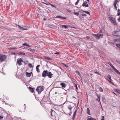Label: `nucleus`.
<instances>
[{
	"label": "nucleus",
	"mask_w": 120,
	"mask_h": 120,
	"mask_svg": "<svg viewBox=\"0 0 120 120\" xmlns=\"http://www.w3.org/2000/svg\"><path fill=\"white\" fill-rule=\"evenodd\" d=\"M52 75L51 72H49L47 70H44L42 73V76L45 77L47 76L49 78H51Z\"/></svg>",
	"instance_id": "f257e3e1"
},
{
	"label": "nucleus",
	"mask_w": 120,
	"mask_h": 120,
	"mask_svg": "<svg viewBox=\"0 0 120 120\" xmlns=\"http://www.w3.org/2000/svg\"><path fill=\"white\" fill-rule=\"evenodd\" d=\"M7 56L5 55L0 54V60L1 62L5 61L7 58Z\"/></svg>",
	"instance_id": "f03ea898"
},
{
	"label": "nucleus",
	"mask_w": 120,
	"mask_h": 120,
	"mask_svg": "<svg viewBox=\"0 0 120 120\" xmlns=\"http://www.w3.org/2000/svg\"><path fill=\"white\" fill-rule=\"evenodd\" d=\"M93 35L96 38L99 39L100 38H102L103 36V34L100 33L97 34H93Z\"/></svg>",
	"instance_id": "7ed1b4c3"
},
{
	"label": "nucleus",
	"mask_w": 120,
	"mask_h": 120,
	"mask_svg": "<svg viewBox=\"0 0 120 120\" xmlns=\"http://www.w3.org/2000/svg\"><path fill=\"white\" fill-rule=\"evenodd\" d=\"M109 19L114 25H116V23L115 18L112 17H110L109 18Z\"/></svg>",
	"instance_id": "20e7f679"
},
{
	"label": "nucleus",
	"mask_w": 120,
	"mask_h": 120,
	"mask_svg": "<svg viewBox=\"0 0 120 120\" xmlns=\"http://www.w3.org/2000/svg\"><path fill=\"white\" fill-rule=\"evenodd\" d=\"M36 90L38 94H39L43 90V89L41 86H39V87H37Z\"/></svg>",
	"instance_id": "39448f33"
},
{
	"label": "nucleus",
	"mask_w": 120,
	"mask_h": 120,
	"mask_svg": "<svg viewBox=\"0 0 120 120\" xmlns=\"http://www.w3.org/2000/svg\"><path fill=\"white\" fill-rule=\"evenodd\" d=\"M23 61L22 58H18L17 60V63L19 66H20L22 65L21 62Z\"/></svg>",
	"instance_id": "423d86ee"
},
{
	"label": "nucleus",
	"mask_w": 120,
	"mask_h": 120,
	"mask_svg": "<svg viewBox=\"0 0 120 120\" xmlns=\"http://www.w3.org/2000/svg\"><path fill=\"white\" fill-rule=\"evenodd\" d=\"M17 26L19 28L22 30H26L28 29L27 28L28 27L25 26H21L19 25H17Z\"/></svg>",
	"instance_id": "0eeeda50"
},
{
	"label": "nucleus",
	"mask_w": 120,
	"mask_h": 120,
	"mask_svg": "<svg viewBox=\"0 0 120 120\" xmlns=\"http://www.w3.org/2000/svg\"><path fill=\"white\" fill-rule=\"evenodd\" d=\"M82 6L83 7H88V5L86 1H85L82 4Z\"/></svg>",
	"instance_id": "6e6552de"
},
{
	"label": "nucleus",
	"mask_w": 120,
	"mask_h": 120,
	"mask_svg": "<svg viewBox=\"0 0 120 120\" xmlns=\"http://www.w3.org/2000/svg\"><path fill=\"white\" fill-rule=\"evenodd\" d=\"M107 77L108 79V81L112 84H113V82L111 81L112 80L110 76V75H108Z\"/></svg>",
	"instance_id": "1a4fd4ad"
},
{
	"label": "nucleus",
	"mask_w": 120,
	"mask_h": 120,
	"mask_svg": "<svg viewBox=\"0 0 120 120\" xmlns=\"http://www.w3.org/2000/svg\"><path fill=\"white\" fill-rule=\"evenodd\" d=\"M112 34L114 36L117 37V31L113 32L112 33Z\"/></svg>",
	"instance_id": "9d476101"
},
{
	"label": "nucleus",
	"mask_w": 120,
	"mask_h": 120,
	"mask_svg": "<svg viewBox=\"0 0 120 120\" xmlns=\"http://www.w3.org/2000/svg\"><path fill=\"white\" fill-rule=\"evenodd\" d=\"M55 112L52 109L51 110V115L52 116H55Z\"/></svg>",
	"instance_id": "9b49d317"
},
{
	"label": "nucleus",
	"mask_w": 120,
	"mask_h": 120,
	"mask_svg": "<svg viewBox=\"0 0 120 120\" xmlns=\"http://www.w3.org/2000/svg\"><path fill=\"white\" fill-rule=\"evenodd\" d=\"M32 73V72L28 73L26 72V75L27 77H30L31 76V74Z\"/></svg>",
	"instance_id": "f8f14e48"
},
{
	"label": "nucleus",
	"mask_w": 120,
	"mask_h": 120,
	"mask_svg": "<svg viewBox=\"0 0 120 120\" xmlns=\"http://www.w3.org/2000/svg\"><path fill=\"white\" fill-rule=\"evenodd\" d=\"M108 64H109L110 66L114 70L116 69L114 67V66L112 65L111 63L110 62H108Z\"/></svg>",
	"instance_id": "ddd939ff"
},
{
	"label": "nucleus",
	"mask_w": 120,
	"mask_h": 120,
	"mask_svg": "<svg viewBox=\"0 0 120 120\" xmlns=\"http://www.w3.org/2000/svg\"><path fill=\"white\" fill-rule=\"evenodd\" d=\"M40 65H38L36 68V70L38 73H39L40 72L39 69L38 68L40 66Z\"/></svg>",
	"instance_id": "4468645a"
},
{
	"label": "nucleus",
	"mask_w": 120,
	"mask_h": 120,
	"mask_svg": "<svg viewBox=\"0 0 120 120\" xmlns=\"http://www.w3.org/2000/svg\"><path fill=\"white\" fill-rule=\"evenodd\" d=\"M60 85L63 88H65L66 87V85L64 83H61Z\"/></svg>",
	"instance_id": "2eb2a0df"
},
{
	"label": "nucleus",
	"mask_w": 120,
	"mask_h": 120,
	"mask_svg": "<svg viewBox=\"0 0 120 120\" xmlns=\"http://www.w3.org/2000/svg\"><path fill=\"white\" fill-rule=\"evenodd\" d=\"M29 88L30 90V91L31 92L33 93L34 92V90L35 89L34 88H32L30 86L29 87Z\"/></svg>",
	"instance_id": "dca6fc26"
},
{
	"label": "nucleus",
	"mask_w": 120,
	"mask_h": 120,
	"mask_svg": "<svg viewBox=\"0 0 120 120\" xmlns=\"http://www.w3.org/2000/svg\"><path fill=\"white\" fill-rule=\"evenodd\" d=\"M77 111V110H75V112L73 114V117L72 118V119L73 120H74L75 118Z\"/></svg>",
	"instance_id": "f3484780"
},
{
	"label": "nucleus",
	"mask_w": 120,
	"mask_h": 120,
	"mask_svg": "<svg viewBox=\"0 0 120 120\" xmlns=\"http://www.w3.org/2000/svg\"><path fill=\"white\" fill-rule=\"evenodd\" d=\"M120 41V38H119V39L115 38V39H114V41L115 42L119 41Z\"/></svg>",
	"instance_id": "a211bd4d"
},
{
	"label": "nucleus",
	"mask_w": 120,
	"mask_h": 120,
	"mask_svg": "<svg viewBox=\"0 0 120 120\" xmlns=\"http://www.w3.org/2000/svg\"><path fill=\"white\" fill-rule=\"evenodd\" d=\"M87 113L89 115H90V111L89 108H87Z\"/></svg>",
	"instance_id": "6ab92c4d"
},
{
	"label": "nucleus",
	"mask_w": 120,
	"mask_h": 120,
	"mask_svg": "<svg viewBox=\"0 0 120 120\" xmlns=\"http://www.w3.org/2000/svg\"><path fill=\"white\" fill-rule=\"evenodd\" d=\"M116 72L118 75H120V72L119 71H118V70H117V69H116L115 70H114Z\"/></svg>",
	"instance_id": "aec40b11"
},
{
	"label": "nucleus",
	"mask_w": 120,
	"mask_h": 120,
	"mask_svg": "<svg viewBox=\"0 0 120 120\" xmlns=\"http://www.w3.org/2000/svg\"><path fill=\"white\" fill-rule=\"evenodd\" d=\"M28 50H29V51H31L32 52H34L35 51V50L34 49H31L30 48L29 49H28Z\"/></svg>",
	"instance_id": "412c9836"
},
{
	"label": "nucleus",
	"mask_w": 120,
	"mask_h": 120,
	"mask_svg": "<svg viewBox=\"0 0 120 120\" xmlns=\"http://www.w3.org/2000/svg\"><path fill=\"white\" fill-rule=\"evenodd\" d=\"M45 59L48 60H52V59L50 57H46L45 58Z\"/></svg>",
	"instance_id": "4be33fe9"
},
{
	"label": "nucleus",
	"mask_w": 120,
	"mask_h": 120,
	"mask_svg": "<svg viewBox=\"0 0 120 120\" xmlns=\"http://www.w3.org/2000/svg\"><path fill=\"white\" fill-rule=\"evenodd\" d=\"M99 90L101 92H103V89L102 88H101V87H100L99 88Z\"/></svg>",
	"instance_id": "5701e85b"
},
{
	"label": "nucleus",
	"mask_w": 120,
	"mask_h": 120,
	"mask_svg": "<svg viewBox=\"0 0 120 120\" xmlns=\"http://www.w3.org/2000/svg\"><path fill=\"white\" fill-rule=\"evenodd\" d=\"M87 120H96L94 118L91 117L90 118H88L87 119Z\"/></svg>",
	"instance_id": "b1692460"
},
{
	"label": "nucleus",
	"mask_w": 120,
	"mask_h": 120,
	"mask_svg": "<svg viewBox=\"0 0 120 120\" xmlns=\"http://www.w3.org/2000/svg\"><path fill=\"white\" fill-rule=\"evenodd\" d=\"M62 27H64V28L65 29L67 28L68 27L66 25H62Z\"/></svg>",
	"instance_id": "393cba45"
},
{
	"label": "nucleus",
	"mask_w": 120,
	"mask_h": 120,
	"mask_svg": "<svg viewBox=\"0 0 120 120\" xmlns=\"http://www.w3.org/2000/svg\"><path fill=\"white\" fill-rule=\"evenodd\" d=\"M19 55H25V54L24 52H20L19 53Z\"/></svg>",
	"instance_id": "a878e982"
},
{
	"label": "nucleus",
	"mask_w": 120,
	"mask_h": 120,
	"mask_svg": "<svg viewBox=\"0 0 120 120\" xmlns=\"http://www.w3.org/2000/svg\"><path fill=\"white\" fill-rule=\"evenodd\" d=\"M118 2V0H115L114 1V4L116 5L117 3Z\"/></svg>",
	"instance_id": "bb28decb"
},
{
	"label": "nucleus",
	"mask_w": 120,
	"mask_h": 120,
	"mask_svg": "<svg viewBox=\"0 0 120 120\" xmlns=\"http://www.w3.org/2000/svg\"><path fill=\"white\" fill-rule=\"evenodd\" d=\"M118 35L117 37H120V30L117 31Z\"/></svg>",
	"instance_id": "cd10ccee"
},
{
	"label": "nucleus",
	"mask_w": 120,
	"mask_h": 120,
	"mask_svg": "<svg viewBox=\"0 0 120 120\" xmlns=\"http://www.w3.org/2000/svg\"><path fill=\"white\" fill-rule=\"evenodd\" d=\"M102 101L104 102H105V97H103L102 98Z\"/></svg>",
	"instance_id": "c85d7f7f"
},
{
	"label": "nucleus",
	"mask_w": 120,
	"mask_h": 120,
	"mask_svg": "<svg viewBox=\"0 0 120 120\" xmlns=\"http://www.w3.org/2000/svg\"><path fill=\"white\" fill-rule=\"evenodd\" d=\"M116 45L118 48L120 49V43L118 44H116Z\"/></svg>",
	"instance_id": "c756f323"
},
{
	"label": "nucleus",
	"mask_w": 120,
	"mask_h": 120,
	"mask_svg": "<svg viewBox=\"0 0 120 120\" xmlns=\"http://www.w3.org/2000/svg\"><path fill=\"white\" fill-rule=\"evenodd\" d=\"M28 66L30 68L33 67V66L31 64H28Z\"/></svg>",
	"instance_id": "7c9ffc66"
},
{
	"label": "nucleus",
	"mask_w": 120,
	"mask_h": 120,
	"mask_svg": "<svg viewBox=\"0 0 120 120\" xmlns=\"http://www.w3.org/2000/svg\"><path fill=\"white\" fill-rule=\"evenodd\" d=\"M42 3L44 4H45L47 5H50V4L49 3H46L44 2H42Z\"/></svg>",
	"instance_id": "2f4dec72"
},
{
	"label": "nucleus",
	"mask_w": 120,
	"mask_h": 120,
	"mask_svg": "<svg viewBox=\"0 0 120 120\" xmlns=\"http://www.w3.org/2000/svg\"><path fill=\"white\" fill-rule=\"evenodd\" d=\"M4 117L3 116V115L0 114V120H1L3 119Z\"/></svg>",
	"instance_id": "473e14b6"
},
{
	"label": "nucleus",
	"mask_w": 120,
	"mask_h": 120,
	"mask_svg": "<svg viewBox=\"0 0 120 120\" xmlns=\"http://www.w3.org/2000/svg\"><path fill=\"white\" fill-rule=\"evenodd\" d=\"M76 73L78 74V75L80 76V73L78 71H76Z\"/></svg>",
	"instance_id": "72a5a7b5"
},
{
	"label": "nucleus",
	"mask_w": 120,
	"mask_h": 120,
	"mask_svg": "<svg viewBox=\"0 0 120 120\" xmlns=\"http://www.w3.org/2000/svg\"><path fill=\"white\" fill-rule=\"evenodd\" d=\"M83 11V12H84L86 13H87L89 15H90V13L88 11Z\"/></svg>",
	"instance_id": "f704fd0d"
},
{
	"label": "nucleus",
	"mask_w": 120,
	"mask_h": 120,
	"mask_svg": "<svg viewBox=\"0 0 120 120\" xmlns=\"http://www.w3.org/2000/svg\"><path fill=\"white\" fill-rule=\"evenodd\" d=\"M74 13L75 15H77V16L79 15V13L78 12L75 13L74 12Z\"/></svg>",
	"instance_id": "c9c22d12"
},
{
	"label": "nucleus",
	"mask_w": 120,
	"mask_h": 120,
	"mask_svg": "<svg viewBox=\"0 0 120 120\" xmlns=\"http://www.w3.org/2000/svg\"><path fill=\"white\" fill-rule=\"evenodd\" d=\"M82 16H86V14H82Z\"/></svg>",
	"instance_id": "e433bc0d"
},
{
	"label": "nucleus",
	"mask_w": 120,
	"mask_h": 120,
	"mask_svg": "<svg viewBox=\"0 0 120 120\" xmlns=\"http://www.w3.org/2000/svg\"><path fill=\"white\" fill-rule=\"evenodd\" d=\"M17 48H10V49H16Z\"/></svg>",
	"instance_id": "4c0bfd02"
},
{
	"label": "nucleus",
	"mask_w": 120,
	"mask_h": 120,
	"mask_svg": "<svg viewBox=\"0 0 120 120\" xmlns=\"http://www.w3.org/2000/svg\"><path fill=\"white\" fill-rule=\"evenodd\" d=\"M116 4H114V7H115V9H116V10H117V7H116Z\"/></svg>",
	"instance_id": "58836bf2"
},
{
	"label": "nucleus",
	"mask_w": 120,
	"mask_h": 120,
	"mask_svg": "<svg viewBox=\"0 0 120 120\" xmlns=\"http://www.w3.org/2000/svg\"><path fill=\"white\" fill-rule=\"evenodd\" d=\"M102 119L101 120H104V117L103 116H102L101 117Z\"/></svg>",
	"instance_id": "ea45409f"
},
{
	"label": "nucleus",
	"mask_w": 120,
	"mask_h": 120,
	"mask_svg": "<svg viewBox=\"0 0 120 120\" xmlns=\"http://www.w3.org/2000/svg\"><path fill=\"white\" fill-rule=\"evenodd\" d=\"M60 54V52H57L56 53H54L55 54H57L58 55Z\"/></svg>",
	"instance_id": "a19ab883"
},
{
	"label": "nucleus",
	"mask_w": 120,
	"mask_h": 120,
	"mask_svg": "<svg viewBox=\"0 0 120 120\" xmlns=\"http://www.w3.org/2000/svg\"><path fill=\"white\" fill-rule=\"evenodd\" d=\"M61 19H66V18H65L64 17H61Z\"/></svg>",
	"instance_id": "79ce46f5"
},
{
	"label": "nucleus",
	"mask_w": 120,
	"mask_h": 120,
	"mask_svg": "<svg viewBox=\"0 0 120 120\" xmlns=\"http://www.w3.org/2000/svg\"><path fill=\"white\" fill-rule=\"evenodd\" d=\"M56 18L61 19V17L60 16H56Z\"/></svg>",
	"instance_id": "37998d69"
},
{
	"label": "nucleus",
	"mask_w": 120,
	"mask_h": 120,
	"mask_svg": "<svg viewBox=\"0 0 120 120\" xmlns=\"http://www.w3.org/2000/svg\"><path fill=\"white\" fill-rule=\"evenodd\" d=\"M97 96L99 100L100 101V96L98 95Z\"/></svg>",
	"instance_id": "c03bdc74"
},
{
	"label": "nucleus",
	"mask_w": 120,
	"mask_h": 120,
	"mask_svg": "<svg viewBox=\"0 0 120 120\" xmlns=\"http://www.w3.org/2000/svg\"><path fill=\"white\" fill-rule=\"evenodd\" d=\"M115 91L116 92H117V93H119V90L117 89H115Z\"/></svg>",
	"instance_id": "a18cd8bd"
},
{
	"label": "nucleus",
	"mask_w": 120,
	"mask_h": 120,
	"mask_svg": "<svg viewBox=\"0 0 120 120\" xmlns=\"http://www.w3.org/2000/svg\"><path fill=\"white\" fill-rule=\"evenodd\" d=\"M50 5H51V6L53 7H55V6L54 5H53V4H50Z\"/></svg>",
	"instance_id": "49530a36"
},
{
	"label": "nucleus",
	"mask_w": 120,
	"mask_h": 120,
	"mask_svg": "<svg viewBox=\"0 0 120 120\" xmlns=\"http://www.w3.org/2000/svg\"><path fill=\"white\" fill-rule=\"evenodd\" d=\"M117 20H118V21L119 22H120V16L118 19Z\"/></svg>",
	"instance_id": "de8ad7c7"
},
{
	"label": "nucleus",
	"mask_w": 120,
	"mask_h": 120,
	"mask_svg": "<svg viewBox=\"0 0 120 120\" xmlns=\"http://www.w3.org/2000/svg\"><path fill=\"white\" fill-rule=\"evenodd\" d=\"M67 10L68 12H71V11L69 9H68Z\"/></svg>",
	"instance_id": "09e8293b"
},
{
	"label": "nucleus",
	"mask_w": 120,
	"mask_h": 120,
	"mask_svg": "<svg viewBox=\"0 0 120 120\" xmlns=\"http://www.w3.org/2000/svg\"><path fill=\"white\" fill-rule=\"evenodd\" d=\"M27 44H26V43H24L23 45H26H26Z\"/></svg>",
	"instance_id": "8fccbe9b"
},
{
	"label": "nucleus",
	"mask_w": 120,
	"mask_h": 120,
	"mask_svg": "<svg viewBox=\"0 0 120 120\" xmlns=\"http://www.w3.org/2000/svg\"><path fill=\"white\" fill-rule=\"evenodd\" d=\"M24 63H25V64H26V63H27V64L28 63V61H26V62H24Z\"/></svg>",
	"instance_id": "3c124183"
},
{
	"label": "nucleus",
	"mask_w": 120,
	"mask_h": 120,
	"mask_svg": "<svg viewBox=\"0 0 120 120\" xmlns=\"http://www.w3.org/2000/svg\"><path fill=\"white\" fill-rule=\"evenodd\" d=\"M120 13V10L119 9H118V13Z\"/></svg>",
	"instance_id": "603ef678"
},
{
	"label": "nucleus",
	"mask_w": 120,
	"mask_h": 120,
	"mask_svg": "<svg viewBox=\"0 0 120 120\" xmlns=\"http://www.w3.org/2000/svg\"><path fill=\"white\" fill-rule=\"evenodd\" d=\"M26 46H27V47H30L29 45H28V44H27L26 45Z\"/></svg>",
	"instance_id": "864d4df0"
},
{
	"label": "nucleus",
	"mask_w": 120,
	"mask_h": 120,
	"mask_svg": "<svg viewBox=\"0 0 120 120\" xmlns=\"http://www.w3.org/2000/svg\"><path fill=\"white\" fill-rule=\"evenodd\" d=\"M85 38H89V37L88 36H86V37Z\"/></svg>",
	"instance_id": "5fc2aeb1"
},
{
	"label": "nucleus",
	"mask_w": 120,
	"mask_h": 120,
	"mask_svg": "<svg viewBox=\"0 0 120 120\" xmlns=\"http://www.w3.org/2000/svg\"><path fill=\"white\" fill-rule=\"evenodd\" d=\"M120 15V12L119 13H118L117 15L118 16H119Z\"/></svg>",
	"instance_id": "6e6d98bb"
},
{
	"label": "nucleus",
	"mask_w": 120,
	"mask_h": 120,
	"mask_svg": "<svg viewBox=\"0 0 120 120\" xmlns=\"http://www.w3.org/2000/svg\"><path fill=\"white\" fill-rule=\"evenodd\" d=\"M78 3H77V2H76L75 3V5H77L78 4Z\"/></svg>",
	"instance_id": "4d7b16f0"
},
{
	"label": "nucleus",
	"mask_w": 120,
	"mask_h": 120,
	"mask_svg": "<svg viewBox=\"0 0 120 120\" xmlns=\"http://www.w3.org/2000/svg\"><path fill=\"white\" fill-rule=\"evenodd\" d=\"M43 19L44 20V21H45L46 20V18H44Z\"/></svg>",
	"instance_id": "13d9d810"
},
{
	"label": "nucleus",
	"mask_w": 120,
	"mask_h": 120,
	"mask_svg": "<svg viewBox=\"0 0 120 120\" xmlns=\"http://www.w3.org/2000/svg\"><path fill=\"white\" fill-rule=\"evenodd\" d=\"M94 73L96 74H98V72H94Z\"/></svg>",
	"instance_id": "bf43d9fd"
},
{
	"label": "nucleus",
	"mask_w": 120,
	"mask_h": 120,
	"mask_svg": "<svg viewBox=\"0 0 120 120\" xmlns=\"http://www.w3.org/2000/svg\"><path fill=\"white\" fill-rule=\"evenodd\" d=\"M80 0H78L76 2L78 3L79 2V1Z\"/></svg>",
	"instance_id": "052dcab7"
},
{
	"label": "nucleus",
	"mask_w": 120,
	"mask_h": 120,
	"mask_svg": "<svg viewBox=\"0 0 120 120\" xmlns=\"http://www.w3.org/2000/svg\"><path fill=\"white\" fill-rule=\"evenodd\" d=\"M13 54H14V55H16V53H15V52H14V53H13Z\"/></svg>",
	"instance_id": "680f3d73"
},
{
	"label": "nucleus",
	"mask_w": 120,
	"mask_h": 120,
	"mask_svg": "<svg viewBox=\"0 0 120 120\" xmlns=\"http://www.w3.org/2000/svg\"><path fill=\"white\" fill-rule=\"evenodd\" d=\"M102 32V31H101V30H100V33H101V32Z\"/></svg>",
	"instance_id": "e2e57ef3"
},
{
	"label": "nucleus",
	"mask_w": 120,
	"mask_h": 120,
	"mask_svg": "<svg viewBox=\"0 0 120 120\" xmlns=\"http://www.w3.org/2000/svg\"><path fill=\"white\" fill-rule=\"evenodd\" d=\"M98 74L99 75H101V74L100 73H99V72L98 73Z\"/></svg>",
	"instance_id": "0e129e2a"
},
{
	"label": "nucleus",
	"mask_w": 120,
	"mask_h": 120,
	"mask_svg": "<svg viewBox=\"0 0 120 120\" xmlns=\"http://www.w3.org/2000/svg\"><path fill=\"white\" fill-rule=\"evenodd\" d=\"M69 109H70V110H71V109L70 108H69Z\"/></svg>",
	"instance_id": "69168bd1"
},
{
	"label": "nucleus",
	"mask_w": 120,
	"mask_h": 120,
	"mask_svg": "<svg viewBox=\"0 0 120 120\" xmlns=\"http://www.w3.org/2000/svg\"><path fill=\"white\" fill-rule=\"evenodd\" d=\"M88 2H89V0H87Z\"/></svg>",
	"instance_id": "338daca9"
},
{
	"label": "nucleus",
	"mask_w": 120,
	"mask_h": 120,
	"mask_svg": "<svg viewBox=\"0 0 120 120\" xmlns=\"http://www.w3.org/2000/svg\"><path fill=\"white\" fill-rule=\"evenodd\" d=\"M113 93H114L115 94H115V93H114V92H113Z\"/></svg>",
	"instance_id": "774afa93"
}]
</instances>
